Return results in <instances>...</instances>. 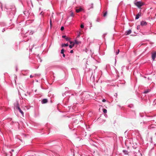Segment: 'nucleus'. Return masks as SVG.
<instances>
[{
	"label": "nucleus",
	"mask_w": 156,
	"mask_h": 156,
	"mask_svg": "<svg viewBox=\"0 0 156 156\" xmlns=\"http://www.w3.org/2000/svg\"><path fill=\"white\" fill-rule=\"evenodd\" d=\"M135 5L139 8L144 5V3L141 2H137L134 3Z\"/></svg>",
	"instance_id": "f257e3e1"
},
{
	"label": "nucleus",
	"mask_w": 156,
	"mask_h": 156,
	"mask_svg": "<svg viewBox=\"0 0 156 156\" xmlns=\"http://www.w3.org/2000/svg\"><path fill=\"white\" fill-rule=\"evenodd\" d=\"M156 57V52H154L152 54V58L153 61L155 60V59Z\"/></svg>",
	"instance_id": "f03ea898"
},
{
	"label": "nucleus",
	"mask_w": 156,
	"mask_h": 156,
	"mask_svg": "<svg viewBox=\"0 0 156 156\" xmlns=\"http://www.w3.org/2000/svg\"><path fill=\"white\" fill-rule=\"evenodd\" d=\"M132 32L131 30H129L126 31L125 32V34L127 35L130 34Z\"/></svg>",
	"instance_id": "7ed1b4c3"
},
{
	"label": "nucleus",
	"mask_w": 156,
	"mask_h": 156,
	"mask_svg": "<svg viewBox=\"0 0 156 156\" xmlns=\"http://www.w3.org/2000/svg\"><path fill=\"white\" fill-rule=\"evenodd\" d=\"M141 12H139L137 14L136 16L135 19H138L139 16H141Z\"/></svg>",
	"instance_id": "20e7f679"
},
{
	"label": "nucleus",
	"mask_w": 156,
	"mask_h": 156,
	"mask_svg": "<svg viewBox=\"0 0 156 156\" xmlns=\"http://www.w3.org/2000/svg\"><path fill=\"white\" fill-rule=\"evenodd\" d=\"M62 37L63 38H65L66 41H69L70 40V38L67 37L65 35H63Z\"/></svg>",
	"instance_id": "39448f33"
},
{
	"label": "nucleus",
	"mask_w": 156,
	"mask_h": 156,
	"mask_svg": "<svg viewBox=\"0 0 156 156\" xmlns=\"http://www.w3.org/2000/svg\"><path fill=\"white\" fill-rule=\"evenodd\" d=\"M41 102L42 104H45L48 102V100L47 99H44L42 100Z\"/></svg>",
	"instance_id": "423d86ee"
},
{
	"label": "nucleus",
	"mask_w": 156,
	"mask_h": 156,
	"mask_svg": "<svg viewBox=\"0 0 156 156\" xmlns=\"http://www.w3.org/2000/svg\"><path fill=\"white\" fill-rule=\"evenodd\" d=\"M141 25L143 26H145L147 25V23L145 21H142L141 23Z\"/></svg>",
	"instance_id": "0eeeda50"
},
{
	"label": "nucleus",
	"mask_w": 156,
	"mask_h": 156,
	"mask_svg": "<svg viewBox=\"0 0 156 156\" xmlns=\"http://www.w3.org/2000/svg\"><path fill=\"white\" fill-rule=\"evenodd\" d=\"M82 8H79L78 9H77L76 10V12H80L82 11Z\"/></svg>",
	"instance_id": "6e6552de"
},
{
	"label": "nucleus",
	"mask_w": 156,
	"mask_h": 156,
	"mask_svg": "<svg viewBox=\"0 0 156 156\" xmlns=\"http://www.w3.org/2000/svg\"><path fill=\"white\" fill-rule=\"evenodd\" d=\"M15 107L16 109H19V108H20L18 103H17L16 104V105L15 106Z\"/></svg>",
	"instance_id": "1a4fd4ad"
},
{
	"label": "nucleus",
	"mask_w": 156,
	"mask_h": 156,
	"mask_svg": "<svg viewBox=\"0 0 156 156\" xmlns=\"http://www.w3.org/2000/svg\"><path fill=\"white\" fill-rule=\"evenodd\" d=\"M150 90L149 89H147V90H146L144 91V94H147L150 91Z\"/></svg>",
	"instance_id": "9d476101"
},
{
	"label": "nucleus",
	"mask_w": 156,
	"mask_h": 156,
	"mask_svg": "<svg viewBox=\"0 0 156 156\" xmlns=\"http://www.w3.org/2000/svg\"><path fill=\"white\" fill-rule=\"evenodd\" d=\"M123 152L125 154H128V151L126 150H123Z\"/></svg>",
	"instance_id": "9b49d317"
},
{
	"label": "nucleus",
	"mask_w": 156,
	"mask_h": 156,
	"mask_svg": "<svg viewBox=\"0 0 156 156\" xmlns=\"http://www.w3.org/2000/svg\"><path fill=\"white\" fill-rule=\"evenodd\" d=\"M80 43V41H77L76 40H75V41L74 44H78Z\"/></svg>",
	"instance_id": "f8f14e48"
},
{
	"label": "nucleus",
	"mask_w": 156,
	"mask_h": 156,
	"mask_svg": "<svg viewBox=\"0 0 156 156\" xmlns=\"http://www.w3.org/2000/svg\"><path fill=\"white\" fill-rule=\"evenodd\" d=\"M68 46V44H62V47Z\"/></svg>",
	"instance_id": "ddd939ff"
},
{
	"label": "nucleus",
	"mask_w": 156,
	"mask_h": 156,
	"mask_svg": "<svg viewBox=\"0 0 156 156\" xmlns=\"http://www.w3.org/2000/svg\"><path fill=\"white\" fill-rule=\"evenodd\" d=\"M19 111L21 113V114L22 115H23V112L21 110V109L20 108H19V109H18Z\"/></svg>",
	"instance_id": "4468645a"
},
{
	"label": "nucleus",
	"mask_w": 156,
	"mask_h": 156,
	"mask_svg": "<svg viewBox=\"0 0 156 156\" xmlns=\"http://www.w3.org/2000/svg\"><path fill=\"white\" fill-rule=\"evenodd\" d=\"M74 43H73V44L72 45H69V47L70 48H72L74 46Z\"/></svg>",
	"instance_id": "2eb2a0df"
},
{
	"label": "nucleus",
	"mask_w": 156,
	"mask_h": 156,
	"mask_svg": "<svg viewBox=\"0 0 156 156\" xmlns=\"http://www.w3.org/2000/svg\"><path fill=\"white\" fill-rule=\"evenodd\" d=\"M103 112L104 113H106L107 112V111L106 109H103Z\"/></svg>",
	"instance_id": "dca6fc26"
},
{
	"label": "nucleus",
	"mask_w": 156,
	"mask_h": 156,
	"mask_svg": "<svg viewBox=\"0 0 156 156\" xmlns=\"http://www.w3.org/2000/svg\"><path fill=\"white\" fill-rule=\"evenodd\" d=\"M64 49H62V50H61V54H63L64 53Z\"/></svg>",
	"instance_id": "f3484780"
},
{
	"label": "nucleus",
	"mask_w": 156,
	"mask_h": 156,
	"mask_svg": "<svg viewBox=\"0 0 156 156\" xmlns=\"http://www.w3.org/2000/svg\"><path fill=\"white\" fill-rule=\"evenodd\" d=\"M80 27L82 28H83L84 27V26L83 24V23L81 24L80 25Z\"/></svg>",
	"instance_id": "a211bd4d"
},
{
	"label": "nucleus",
	"mask_w": 156,
	"mask_h": 156,
	"mask_svg": "<svg viewBox=\"0 0 156 156\" xmlns=\"http://www.w3.org/2000/svg\"><path fill=\"white\" fill-rule=\"evenodd\" d=\"M70 15L71 16H74V13L72 12H70Z\"/></svg>",
	"instance_id": "6ab92c4d"
},
{
	"label": "nucleus",
	"mask_w": 156,
	"mask_h": 156,
	"mask_svg": "<svg viewBox=\"0 0 156 156\" xmlns=\"http://www.w3.org/2000/svg\"><path fill=\"white\" fill-rule=\"evenodd\" d=\"M107 12H105L104 14V15H103V16L104 17H105V16L106 15H107Z\"/></svg>",
	"instance_id": "aec40b11"
},
{
	"label": "nucleus",
	"mask_w": 156,
	"mask_h": 156,
	"mask_svg": "<svg viewBox=\"0 0 156 156\" xmlns=\"http://www.w3.org/2000/svg\"><path fill=\"white\" fill-rule=\"evenodd\" d=\"M64 29V27H62L61 28V30L62 31Z\"/></svg>",
	"instance_id": "412c9836"
},
{
	"label": "nucleus",
	"mask_w": 156,
	"mask_h": 156,
	"mask_svg": "<svg viewBox=\"0 0 156 156\" xmlns=\"http://www.w3.org/2000/svg\"><path fill=\"white\" fill-rule=\"evenodd\" d=\"M119 50H118V51L116 52V55L118 54L119 53Z\"/></svg>",
	"instance_id": "4be33fe9"
},
{
	"label": "nucleus",
	"mask_w": 156,
	"mask_h": 156,
	"mask_svg": "<svg viewBox=\"0 0 156 156\" xmlns=\"http://www.w3.org/2000/svg\"><path fill=\"white\" fill-rule=\"evenodd\" d=\"M73 43H74L72 41L70 42V44H71V45H72L73 44Z\"/></svg>",
	"instance_id": "5701e85b"
},
{
	"label": "nucleus",
	"mask_w": 156,
	"mask_h": 156,
	"mask_svg": "<svg viewBox=\"0 0 156 156\" xmlns=\"http://www.w3.org/2000/svg\"><path fill=\"white\" fill-rule=\"evenodd\" d=\"M102 101L103 102H105V101H106V100L105 99H103Z\"/></svg>",
	"instance_id": "b1692460"
},
{
	"label": "nucleus",
	"mask_w": 156,
	"mask_h": 156,
	"mask_svg": "<svg viewBox=\"0 0 156 156\" xmlns=\"http://www.w3.org/2000/svg\"><path fill=\"white\" fill-rule=\"evenodd\" d=\"M73 50H71L70 51V53H73Z\"/></svg>",
	"instance_id": "393cba45"
},
{
	"label": "nucleus",
	"mask_w": 156,
	"mask_h": 156,
	"mask_svg": "<svg viewBox=\"0 0 156 156\" xmlns=\"http://www.w3.org/2000/svg\"><path fill=\"white\" fill-rule=\"evenodd\" d=\"M63 57H65V55L64 53L62 54Z\"/></svg>",
	"instance_id": "a878e982"
},
{
	"label": "nucleus",
	"mask_w": 156,
	"mask_h": 156,
	"mask_svg": "<svg viewBox=\"0 0 156 156\" xmlns=\"http://www.w3.org/2000/svg\"><path fill=\"white\" fill-rule=\"evenodd\" d=\"M93 5V4H91L92 6H91V7H90V8H93V7L92 6Z\"/></svg>",
	"instance_id": "bb28decb"
},
{
	"label": "nucleus",
	"mask_w": 156,
	"mask_h": 156,
	"mask_svg": "<svg viewBox=\"0 0 156 156\" xmlns=\"http://www.w3.org/2000/svg\"><path fill=\"white\" fill-rule=\"evenodd\" d=\"M33 76L32 75H30V77L31 78H33Z\"/></svg>",
	"instance_id": "cd10ccee"
},
{
	"label": "nucleus",
	"mask_w": 156,
	"mask_h": 156,
	"mask_svg": "<svg viewBox=\"0 0 156 156\" xmlns=\"http://www.w3.org/2000/svg\"><path fill=\"white\" fill-rule=\"evenodd\" d=\"M50 25H51V20H50Z\"/></svg>",
	"instance_id": "c85d7f7f"
},
{
	"label": "nucleus",
	"mask_w": 156,
	"mask_h": 156,
	"mask_svg": "<svg viewBox=\"0 0 156 156\" xmlns=\"http://www.w3.org/2000/svg\"><path fill=\"white\" fill-rule=\"evenodd\" d=\"M139 26H137V29L138 28H139Z\"/></svg>",
	"instance_id": "c756f323"
},
{
	"label": "nucleus",
	"mask_w": 156,
	"mask_h": 156,
	"mask_svg": "<svg viewBox=\"0 0 156 156\" xmlns=\"http://www.w3.org/2000/svg\"><path fill=\"white\" fill-rule=\"evenodd\" d=\"M139 26H137V29L138 28H139Z\"/></svg>",
	"instance_id": "7c9ffc66"
},
{
	"label": "nucleus",
	"mask_w": 156,
	"mask_h": 156,
	"mask_svg": "<svg viewBox=\"0 0 156 156\" xmlns=\"http://www.w3.org/2000/svg\"><path fill=\"white\" fill-rule=\"evenodd\" d=\"M80 36V35H79L78 36H77V37H79Z\"/></svg>",
	"instance_id": "2f4dec72"
},
{
	"label": "nucleus",
	"mask_w": 156,
	"mask_h": 156,
	"mask_svg": "<svg viewBox=\"0 0 156 156\" xmlns=\"http://www.w3.org/2000/svg\"><path fill=\"white\" fill-rule=\"evenodd\" d=\"M155 16H156V14H155Z\"/></svg>",
	"instance_id": "473e14b6"
}]
</instances>
